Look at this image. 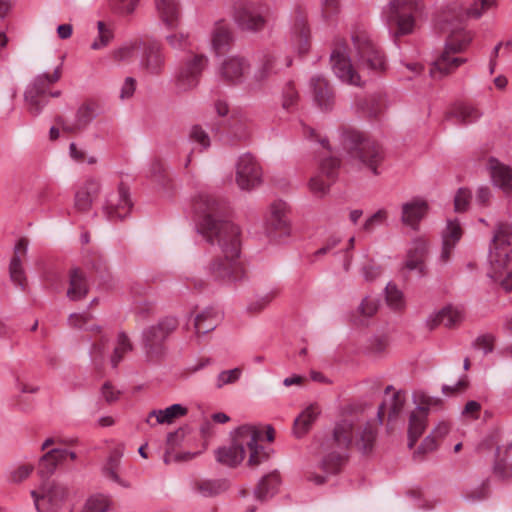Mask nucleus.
Here are the masks:
<instances>
[{
  "label": "nucleus",
  "mask_w": 512,
  "mask_h": 512,
  "mask_svg": "<svg viewBox=\"0 0 512 512\" xmlns=\"http://www.w3.org/2000/svg\"><path fill=\"white\" fill-rule=\"evenodd\" d=\"M131 208L129 191L123 184L119 185L116 192L106 195L103 210L110 221L124 219L129 215Z\"/></svg>",
  "instance_id": "21"
},
{
  "label": "nucleus",
  "mask_w": 512,
  "mask_h": 512,
  "mask_svg": "<svg viewBox=\"0 0 512 512\" xmlns=\"http://www.w3.org/2000/svg\"><path fill=\"white\" fill-rule=\"evenodd\" d=\"M487 495H488V488L484 484H482L480 487H478L475 490L466 491L464 493V498L466 499V501L473 503V502L485 499L487 497Z\"/></svg>",
  "instance_id": "64"
},
{
  "label": "nucleus",
  "mask_w": 512,
  "mask_h": 512,
  "mask_svg": "<svg viewBox=\"0 0 512 512\" xmlns=\"http://www.w3.org/2000/svg\"><path fill=\"white\" fill-rule=\"evenodd\" d=\"M287 205L283 201L273 202L265 215L264 231L271 242L280 244L284 242L291 233L286 218Z\"/></svg>",
  "instance_id": "16"
},
{
  "label": "nucleus",
  "mask_w": 512,
  "mask_h": 512,
  "mask_svg": "<svg viewBox=\"0 0 512 512\" xmlns=\"http://www.w3.org/2000/svg\"><path fill=\"white\" fill-rule=\"evenodd\" d=\"M304 129L308 137L316 140L323 149L324 156L320 161V174L313 176L308 184L310 191L314 195L322 197L327 193L330 183L337 176L340 161L332 155L326 138L320 136L310 127H304Z\"/></svg>",
  "instance_id": "9"
},
{
  "label": "nucleus",
  "mask_w": 512,
  "mask_h": 512,
  "mask_svg": "<svg viewBox=\"0 0 512 512\" xmlns=\"http://www.w3.org/2000/svg\"><path fill=\"white\" fill-rule=\"evenodd\" d=\"M339 11V0H321V13L324 19L337 14Z\"/></svg>",
  "instance_id": "62"
},
{
  "label": "nucleus",
  "mask_w": 512,
  "mask_h": 512,
  "mask_svg": "<svg viewBox=\"0 0 512 512\" xmlns=\"http://www.w3.org/2000/svg\"><path fill=\"white\" fill-rule=\"evenodd\" d=\"M93 200L86 190H82L80 187L77 189L75 193V207L79 211L89 210Z\"/></svg>",
  "instance_id": "61"
},
{
  "label": "nucleus",
  "mask_w": 512,
  "mask_h": 512,
  "mask_svg": "<svg viewBox=\"0 0 512 512\" xmlns=\"http://www.w3.org/2000/svg\"><path fill=\"white\" fill-rule=\"evenodd\" d=\"M428 416V407L417 406V408L411 413L409 419L408 429V446L412 448L418 438L422 435Z\"/></svg>",
  "instance_id": "29"
},
{
  "label": "nucleus",
  "mask_w": 512,
  "mask_h": 512,
  "mask_svg": "<svg viewBox=\"0 0 512 512\" xmlns=\"http://www.w3.org/2000/svg\"><path fill=\"white\" fill-rule=\"evenodd\" d=\"M512 231L499 224L489 245L487 276L509 292L512 290Z\"/></svg>",
  "instance_id": "7"
},
{
  "label": "nucleus",
  "mask_w": 512,
  "mask_h": 512,
  "mask_svg": "<svg viewBox=\"0 0 512 512\" xmlns=\"http://www.w3.org/2000/svg\"><path fill=\"white\" fill-rule=\"evenodd\" d=\"M450 431V424L446 421H440L432 430V432L423 440L418 452L426 453L434 451L438 444V440L443 439Z\"/></svg>",
  "instance_id": "34"
},
{
  "label": "nucleus",
  "mask_w": 512,
  "mask_h": 512,
  "mask_svg": "<svg viewBox=\"0 0 512 512\" xmlns=\"http://www.w3.org/2000/svg\"><path fill=\"white\" fill-rule=\"evenodd\" d=\"M495 473L505 479L512 475V442L504 449H497Z\"/></svg>",
  "instance_id": "36"
},
{
  "label": "nucleus",
  "mask_w": 512,
  "mask_h": 512,
  "mask_svg": "<svg viewBox=\"0 0 512 512\" xmlns=\"http://www.w3.org/2000/svg\"><path fill=\"white\" fill-rule=\"evenodd\" d=\"M132 350V344L130 343L129 338L124 333H119L115 346L113 348V352L110 355V363L113 368H116L118 364L122 361L124 355Z\"/></svg>",
  "instance_id": "42"
},
{
  "label": "nucleus",
  "mask_w": 512,
  "mask_h": 512,
  "mask_svg": "<svg viewBox=\"0 0 512 512\" xmlns=\"http://www.w3.org/2000/svg\"><path fill=\"white\" fill-rule=\"evenodd\" d=\"M112 500L106 494L95 493L87 498L81 512H110Z\"/></svg>",
  "instance_id": "39"
},
{
  "label": "nucleus",
  "mask_w": 512,
  "mask_h": 512,
  "mask_svg": "<svg viewBox=\"0 0 512 512\" xmlns=\"http://www.w3.org/2000/svg\"><path fill=\"white\" fill-rule=\"evenodd\" d=\"M159 19L167 29L178 27L181 18L180 6L177 0H155Z\"/></svg>",
  "instance_id": "28"
},
{
  "label": "nucleus",
  "mask_w": 512,
  "mask_h": 512,
  "mask_svg": "<svg viewBox=\"0 0 512 512\" xmlns=\"http://www.w3.org/2000/svg\"><path fill=\"white\" fill-rule=\"evenodd\" d=\"M189 141L193 145L191 153L202 152L210 147V138L207 132L200 126L195 125L189 132Z\"/></svg>",
  "instance_id": "43"
},
{
  "label": "nucleus",
  "mask_w": 512,
  "mask_h": 512,
  "mask_svg": "<svg viewBox=\"0 0 512 512\" xmlns=\"http://www.w3.org/2000/svg\"><path fill=\"white\" fill-rule=\"evenodd\" d=\"M98 36L91 44L93 50H100L106 47L113 39L114 33L110 25L103 21L97 22Z\"/></svg>",
  "instance_id": "48"
},
{
  "label": "nucleus",
  "mask_w": 512,
  "mask_h": 512,
  "mask_svg": "<svg viewBox=\"0 0 512 512\" xmlns=\"http://www.w3.org/2000/svg\"><path fill=\"white\" fill-rule=\"evenodd\" d=\"M385 298L387 305L393 310H402L405 307L404 294L394 283L389 282L386 285Z\"/></svg>",
  "instance_id": "44"
},
{
  "label": "nucleus",
  "mask_w": 512,
  "mask_h": 512,
  "mask_svg": "<svg viewBox=\"0 0 512 512\" xmlns=\"http://www.w3.org/2000/svg\"><path fill=\"white\" fill-rule=\"evenodd\" d=\"M166 41L169 46L176 50H184L190 46L189 34L186 33H173L166 36Z\"/></svg>",
  "instance_id": "55"
},
{
  "label": "nucleus",
  "mask_w": 512,
  "mask_h": 512,
  "mask_svg": "<svg viewBox=\"0 0 512 512\" xmlns=\"http://www.w3.org/2000/svg\"><path fill=\"white\" fill-rule=\"evenodd\" d=\"M187 408L181 404H173L162 410H153L149 417H155L158 424H170L176 418L187 414Z\"/></svg>",
  "instance_id": "38"
},
{
  "label": "nucleus",
  "mask_w": 512,
  "mask_h": 512,
  "mask_svg": "<svg viewBox=\"0 0 512 512\" xmlns=\"http://www.w3.org/2000/svg\"><path fill=\"white\" fill-rule=\"evenodd\" d=\"M496 5V0H472L465 14L469 18L479 19L485 12Z\"/></svg>",
  "instance_id": "51"
},
{
  "label": "nucleus",
  "mask_w": 512,
  "mask_h": 512,
  "mask_svg": "<svg viewBox=\"0 0 512 512\" xmlns=\"http://www.w3.org/2000/svg\"><path fill=\"white\" fill-rule=\"evenodd\" d=\"M209 59L205 54L195 53L188 56L177 69L174 80L179 92L192 91L198 87L203 71Z\"/></svg>",
  "instance_id": "11"
},
{
  "label": "nucleus",
  "mask_w": 512,
  "mask_h": 512,
  "mask_svg": "<svg viewBox=\"0 0 512 512\" xmlns=\"http://www.w3.org/2000/svg\"><path fill=\"white\" fill-rule=\"evenodd\" d=\"M31 496L37 512H58L68 497V488L56 481H45L31 491Z\"/></svg>",
  "instance_id": "12"
},
{
  "label": "nucleus",
  "mask_w": 512,
  "mask_h": 512,
  "mask_svg": "<svg viewBox=\"0 0 512 512\" xmlns=\"http://www.w3.org/2000/svg\"><path fill=\"white\" fill-rule=\"evenodd\" d=\"M379 308V300L375 297H365L359 305V312L365 317H371Z\"/></svg>",
  "instance_id": "59"
},
{
  "label": "nucleus",
  "mask_w": 512,
  "mask_h": 512,
  "mask_svg": "<svg viewBox=\"0 0 512 512\" xmlns=\"http://www.w3.org/2000/svg\"><path fill=\"white\" fill-rule=\"evenodd\" d=\"M428 251V243L422 237L414 238L407 250L405 267L409 271H416L419 275H424V259Z\"/></svg>",
  "instance_id": "26"
},
{
  "label": "nucleus",
  "mask_w": 512,
  "mask_h": 512,
  "mask_svg": "<svg viewBox=\"0 0 512 512\" xmlns=\"http://www.w3.org/2000/svg\"><path fill=\"white\" fill-rule=\"evenodd\" d=\"M242 375L240 368H233L229 370L221 371L215 380V386L217 389L223 388L225 385L236 383Z\"/></svg>",
  "instance_id": "54"
},
{
  "label": "nucleus",
  "mask_w": 512,
  "mask_h": 512,
  "mask_svg": "<svg viewBox=\"0 0 512 512\" xmlns=\"http://www.w3.org/2000/svg\"><path fill=\"white\" fill-rule=\"evenodd\" d=\"M91 318L87 313H73L68 318V323L72 327L95 332L93 344L90 349V356L96 363H102L106 358L108 334L102 331L101 327L90 323Z\"/></svg>",
  "instance_id": "17"
},
{
  "label": "nucleus",
  "mask_w": 512,
  "mask_h": 512,
  "mask_svg": "<svg viewBox=\"0 0 512 512\" xmlns=\"http://www.w3.org/2000/svg\"><path fill=\"white\" fill-rule=\"evenodd\" d=\"M175 318L167 317L143 331V346L148 357H158L163 352V343L176 328Z\"/></svg>",
  "instance_id": "18"
},
{
  "label": "nucleus",
  "mask_w": 512,
  "mask_h": 512,
  "mask_svg": "<svg viewBox=\"0 0 512 512\" xmlns=\"http://www.w3.org/2000/svg\"><path fill=\"white\" fill-rule=\"evenodd\" d=\"M423 10V0H391L386 14L390 31L396 36L411 34Z\"/></svg>",
  "instance_id": "8"
},
{
  "label": "nucleus",
  "mask_w": 512,
  "mask_h": 512,
  "mask_svg": "<svg viewBox=\"0 0 512 512\" xmlns=\"http://www.w3.org/2000/svg\"><path fill=\"white\" fill-rule=\"evenodd\" d=\"M320 409L316 405H310L294 420L293 432L300 438L310 429L312 423L316 420Z\"/></svg>",
  "instance_id": "32"
},
{
  "label": "nucleus",
  "mask_w": 512,
  "mask_h": 512,
  "mask_svg": "<svg viewBox=\"0 0 512 512\" xmlns=\"http://www.w3.org/2000/svg\"><path fill=\"white\" fill-rule=\"evenodd\" d=\"M100 113L101 108L96 102H86L77 109L75 119L72 123L58 119L57 124L61 126L64 131L74 133L86 129Z\"/></svg>",
  "instance_id": "23"
},
{
  "label": "nucleus",
  "mask_w": 512,
  "mask_h": 512,
  "mask_svg": "<svg viewBox=\"0 0 512 512\" xmlns=\"http://www.w3.org/2000/svg\"><path fill=\"white\" fill-rule=\"evenodd\" d=\"M486 167L492 184L505 194H512V167L496 158H490Z\"/></svg>",
  "instance_id": "24"
},
{
  "label": "nucleus",
  "mask_w": 512,
  "mask_h": 512,
  "mask_svg": "<svg viewBox=\"0 0 512 512\" xmlns=\"http://www.w3.org/2000/svg\"><path fill=\"white\" fill-rule=\"evenodd\" d=\"M403 397L400 393H395L390 399L389 402H385L381 405L377 412L378 424L381 425L383 422V415L385 413V409L388 406L389 410V418L395 417L403 408Z\"/></svg>",
  "instance_id": "49"
},
{
  "label": "nucleus",
  "mask_w": 512,
  "mask_h": 512,
  "mask_svg": "<svg viewBox=\"0 0 512 512\" xmlns=\"http://www.w3.org/2000/svg\"><path fill=\"white\" fill-rule=\"evenodd\" d=\"M439 28L446 34L444 49L433 61L430 76L439 79L467 62V58L458 56L473 40V33L467 30L454 14H443L439 19Z\"/></svg>",
  "instance_id": "5"
},
{
  "label": "nucleus",
  "mask_w": 512,
  "mask_h": 512,
  "mask_svg": "<svg viewBox=\"0 0 512 512\" xmlns=\"http://www.w3.org/2000/svg\"><path fill=\"white\" fill-rule=\"evenodd\" d=\"M279 484L280 479L277 473H271L263 477L254 491L255 497L260 501L267 500L276 494Z\"/></svg>",
  "instance_id": "35"
},
{
  "label": "nucleus",
  "mask_w": 512,
  "mask_h": 512,
  "mask_svg": "<svg viewBox=\"0 0 512 512\" xmlns=\"http://www.w3.org/2000/svg\"><path fill=\"white\" fill-rule=\"evenodd\" d=\"M116 12L122 16L132 15L139 3V0H111Z\"/></svg>",
  "instance_id": "56"
},
{
  "label": "nucleus",
  "mask_w": 512,
  "mask_h": 512,
  "mask_svg": "<svg viewBox=\"0 0 512 512\" xmlns=\"http://www.w3.org/2000/svg\"><path fill=\"white\" fill-rule=\"evenodd\" d=\"M309 36L307 11L297 6L291 15L290 44L299 54H304L309 49Z\"/></svg>",
  "instance_id": "20"
},
{
  "label": "nucleus",
  "mask_w": 512,
  "mask_h": 512,
  "mask_svg": "<svg viewBox=\"0 0 512 512\" xmlns=\"http://www.w3.org/2000/svg\"><path fill=\"white\" fill-rule=\"evenodd\" d=\"M67 457L75 460L76 454L66 449H52L41 458V465H50V470L52 471L59 462L66 460Z\"/></svg>",
  "instance_id": "47"
},
{
  "label": "nucleus",
  "mask_w": 512,
  "mask_h": 512,
  "mask_svg": "<svg viewBox=\"0 0 512 512\" xmlns=\"http://www.w3.org/2000/svg\"><path fill=\"white\" fill-rule=\"evenodd\" d=\"M136 79L133 77H126L122 87L120 89V98L121 100H126L131 98L134 95V92L136 90Z\"/></svg>",
  "instance_id": "63"
},
{
  "label": "nucleus",
  "mask_w": 512,
  "mask_h": 512,
  "mask_svg": "<svg viewBox=\"0 0 512 512\" xmlns=\"http://www.w3.org/2000/svg\"><path fill=\"white\" fill-rule=\"evenodd\" d=\"M233 19L246 31L258 32L265 26L264 6L260 1L242 0L234 5Z\"/></svg>",
  "instance_id": "15"
},
{
  "label": "nucleus",
  "mask_w": 512,
  "mask_h": 512,
  "mask_svg": "<svg viewBox=\"0 0 512 512\" xmlns=\"http://www.w3.org/2000/svg\"><path fill=\"white\" fill-rule=\"evenodd\" d=\"M9 275L11 281L21 290L25 289L26 274L23 268V261L20 257H12L9 263Z\"/></svg>",
  "instance_id": "46"
},
{
  "label": "nucleus",
  "mask_w": 512,
  "mask_h": 512,
  "mask_svg": "<svg viewBox=\"0 0 512 512\" xmlns=\"http://www.w3.org/2000/svg\"><path fill=\"white\" fill-rule=\"evenodd\" d=\"M226 488L227 484L224 480H202L196 485V490L204 497L218 495Z\"/></svg>",
  "instance_id": "45"
},
{
  "label": "nucleus",
  "mask_w": 512,
  "mask_h": 512,
  "mask_svg": "<svg viewBox=\"0 0 512 512\" xmlns=\"http://www.w3.org/2000/svg\"><path fill=\"white\" fill-rule=\"evenodd\" d=\"M232 41V31L229 25L221 20L215 23L212 31L211 45L215 53L219 54L228 49Z\"/></svg>",
  "instance_id": "31"
},
{
  "label": "nucleus",
  "mask_w": 512,
  "mask_h": 512,
  "mask_svg": "<svg viewBox=\"0 0 512 512\" xmlns=\"http://www.w3.org/2000/svg\"><path fill=\"white\" fill-rule=\"evenodd\" d=\"M310 88L313 94L314 103L322 111H329L334 105V94L327 80L319 74L310 79Z\"/></svg>",
  "instance_id": "25"
},
{
  "label": "nucleus",
  "mask_w": 512,
  "mask_h": 512,
  "mask_svg": "<svg viewBox=\"0 0 512 512\" xmlns=\"http://www.w3.org/2000/svg\"><path fill=\"white\" fill-rule=\"evenodd\" d=\"M263 430L255 425H242L231 432V444L216 450L219 463L235 467L248 455V465L256 467L268 458V454L259 444Z\"/></svg>",
  "instance_id": "6"
},
{
  "label": "nucleus",
  "mask_w": 512,
  "mask_h": 512,
  "mask_svg": "<svg viewBox=\"0 0 512 512\" xmlns=\"http://www.w3.org/2000/svg\"><path fill=\"white\" fill-rule=\"evenodd\" d=\"M165 53L163 46L156 40L144 41L139 61L140 69L149 75H160L165 68Z\"/></svg>",
  "instance_id": "19"
},
{
  "label": "nucleus",
  "mask_w": 512,
  "mask_h": 512,
  "mask_svg": "<svg viewBox=\"0 0 512 512\" xmlns=\"http://www.w3.org/2000/svg\"><path fill=\"white\" fill-rule=\"evenodd\" d=\"M429 212L428 202L421 197H414L401 205V223L413 231H418L420 222Z\"/></svg>",
  "instance_id": "22"
},
{
  "label": "nucleus",
  "mask_w": 512,
  "mask_h": 512,
  "mask_svg": "<svg viewBox=\"0 0 512 512\" xmlns=\"http://www.w3.org/2000/svg\"><path fill=\"white\" fill-rule=\"evenodd\" d=\"M235 182L241 191L246 192H251L262 184V167L250 153L238 157L235 163Z\"/></svg>",
  "instance_id": "14"
},
{
  "label": "nucleus",
  "mask_w": 512,
  "mask_h": 512,
  "mask_svg": "<svg viewBox=\"0 0 512 512\" xmlns=\"http://www.w3.org/2000/svg\"><path fill=\"white\" fill-rule=\"evenodd\" d=\"M376 424L362 422L355 416L339 421L330 438L322 443L323 456L320 467L326 475L336 474L345 463V451L354 440L359 449L368 451L375 440Z\"/></svg>",
  "instance_id": "4"
},
{
  "label": "nucleus",
  "mask_w": 512,
  "mask_h": 512,
  "mask_svg": "<svg viewBox=\"0 0 512 512\" xmlns=\"http://www.w3.org/2000/svg\"><path fill=\"white\" fill-rule=\"evenodd\" d=\"M195 228L208 243L217 244L223 257L211 260L205 266V276L224 284H233L245 277L240 259V229L227 219L225 201L200 192L192 200Z\"/></svg>",
  "instance_id": "1"
},
{
  "label": "nucleus",
  "mask_w": 512,
  "mask_h": 512,
  "mask_svg": "<svg viewBox=\"0 0 512 512\" xmlns=\"http://www.w3.org/2000/svg\"><path fill=\"white\" fill-rule=\"evenodd\" d=\"M462 237V227L457 219L447 220L445 229L442 231V241L457 245Z\"/></svg>",
  "instance_id": "52"
},
{
  "label": "nucleus",
  "mask_w": 512,
  "mask_h": 512,
  "mask_svg": "<svg viewBox=\"0 0 512 512\" xmlns=\"http://www.w3.org/2000/svg\"><path fill=\"white\" fill-rule=\"evenodd\" d=\"M482 116V112L473 104L458 103L449 111L448 117L454 119L458 124H471Z\"/></svg>",
  "instance_id": "30"
},
{
  "label": "nucleus",
  "mask_w": 512,
  "mask_h": 512,
  "mask_svg": "<svg viewBox=\"0 0 512 512\" xmlns=\"http://www.w3.org/2000/svg\"><path fill=\"white\" fill-rule=\"evenodd\" d=\"M387 218V210L379 209L364 221L360 230L366 233H372L378 226L384 224L387 221Z\"/></svg>",
  "instance_id": "53"
},
{
  "label": "nucleus",
  "mask_w": 512,
  "mask_h": 512,
  "mask_svg": "<svg viewBox=\"0 0 512 512\" xmlns=\"http://www.w3.org/2000/svg\"><path fill=\"white\" fill-rule=\"evenodd\" d=\"M344 147L353 158H357L363 166L377 174L380 151L372 141L364 138L360 132L350 131L344 136Z\"/></svg>",
  "instance_id": "13"
},
{
  "label": "nucleus",
  "mask_w": 512,
  "mask_h": 512,
  "mask_svg": "<svg viewBox=\"0 0 512 512\" xmlns=\"http://www.w3.org/2000/svg\"><path fill=\"white\" fill-rule=\"evenodd\" d=\"M218 316L213 308H207L194 319V328L197 334H206L216 328Z\"/></svg>",
  "instance_id": "37"
},
{
  "label": "nucleus",
  "mask_w": 512,
  "mask_h": 512,
  "mask_svg": "<svg viewBox=\"0 0 512 512\" xmlns=\"http://www.w3.org/2000/svg\"><path fill=\"white\" fill-rule=\"evenodd\" d=\"M88 287L83 273L79 269L70 272L67 297L72 301H78L86 296Z\"/></svg>",
  "instance_id": "33"
},
{
  "label": "nucleus",
  "mask_w": 512,
  "mask_h": 512,
  "mask_svg": "<svg viewBox=\"0 0 512 512\" xmlns=\"http://www.w3.org/2000/svg\"><path fill=\"white\" fill-rule=\"evenodd\" d=\"M463 310L452 305L431 313L426 319V325L429 329H434L443 324L445 327H453L463 320Z\"/></svg>",
  "instance_id": "27"
},
{
  "label": "nucleus",
  "mask_w": 512,
  "mask_h": 512,
  "mask_svg": "<svg viewBox=\"0 0 512 512\" xmlns=\"http://www.w3.org/2000/svg\"><path fill=\"white\" fill-rule=\"evenodd\" d=\"M120 458L121 454L119 452L115 451L111 453L107 459V462L103 466V473L109 480L118 483L119 485L126 486V484L121 481L117 473L120 464Z\"/></svg>",
  "instance_id": "50"
},
{
  "label": "nucleus",
  "mask_w": 512,
  "mask_h": 512,
  "mask_svg": "<svg viewBox=\"0 0 512 512\" xmlns=\"http://www.w3.org/2000/svg\"><path fill=\"white\" fill-rule=\"evenodd\" d=\"M494 341H495V338L493 335L491 334H484V335H481L479 336L475 342H474V347L477 349V350H480L483 352L484 355H487L489 353H491L494 349Z\"/></svg>",
  "instance_id": "60"
},
{
  "label": "nucleus",
  "mask_w": 512,
  "mask_h": 512,
  "mask_svg": "<svg viewBox=\"0 0 512 512\" xmlns=\"http://www.w3.org/2000/svg\"><path fill=\"white\" fill-rule=\"evenodd\" d=\"M69 157L78 164L95 165L98 162V158L94 154H89L87 148L84 145L76 142H71L68 149Z\"/></svg>",
  "instance_id": "41"
},
{
  "label": "nucleus",
  "mask_w": 512,
  "mask_h": 512,
  "mask_svg": "<svg viewBox=\"0 0 512 512\" xmlns=\"http://www.w3.org/2000/svg\"><path fill=\"white\" fill-rule=\"evenodd\" d=\"M60 79V67L52 74L42 73L37 75L27 86L24 98L28 111L38 116L49 101V97H59L60 91L49 92V87Z\"/></svg>",
  "instance_id": "10"
},
{
  "label": "nucleus",
  "mask_w": 512,
  "mask_h": 512,
  "mask_svg": "<svg viewBox=\"0 0 512 512\" xmlns=\"http://www.w3.org/2000/svg\"><path fill=\"white\" fill-rule=\"evenodd\" d=\"M471 200V192L466 188L458 189L454 197V208L456 212L465 211Z\"/></svg>",
  "instance_id": "58"
},
{
  "label": "nucleus",
  "mask_w": 512,
  "mask_h": 512,
  "mask_svg": "<svg viewBox=\"0 0 512 512\" xmlns=\"http://www.w3.org/2000/svg\"><path fill=\"white\" fill-rule=\"evenodd\" d=\"M292 58L282 56L278 51H265L258 57V64L249 76L250 63L245 57L230 55L216 68L217 79L229 86H242L248 91L260 90L269 77L290 67Z\"/></svg>",
  "instance_id": "3"
},
{
  "label": "nucleus",
  "mask_w": 512,
  "mask_h": 512,
  "mask_svg": "<svg viewBox=\"0 0 512 512\" xmlns=\"http://www.w3.org/2000/svg\"><path fill=\"white\" fill-rule=\"evenodd\" d=\"M352 47L346 42L337 41L330 56L334 74L342 82L360 86L362 73L381 72L386 68V60L362 27L351 31Z\"/></svg>",
  "instance_id": "2"
},
{
  "label": "nucleus",
  "mask_w": 512,
  "mask_h": 512,
  "mask_svg": "<svg viewBox=\"0 0 512 512\" xmlns=\"http://www.w3.org/2000/svg\"><path fill=\"white\" fill-rule=\"evenodd\" d=\"M143 40H132L123 43L120 47L112 52V57L118 62H128L134 58L139 48H142Z\"/></svg>",
  "instance_id": "40"
},
{
  "label": "nucleus",
  "mask_w": 512,
  "mask_h": 512,
  "mask_svg": "<svg viewBox=\"0 0 512 512\" xmlns=\"http://www.w3.org/2000/svg\"><path fill=\"white\" fill-rule=\"evenodd\" d=\"M298 92L295 87L289 83L283 89L282 106L286 110L292 109L298 101Z\"/></svg>",
  "instance_id": "57"
}]
</instances>
